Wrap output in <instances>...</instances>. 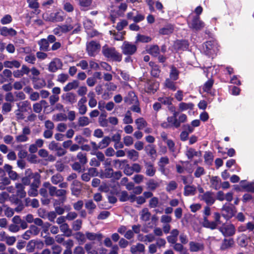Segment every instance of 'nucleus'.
I'll return each instance as SVG.
<instances>
[{"instance_id": "obj_1", "label": "nucleus", "mask_w": 254, "mask_h": 254, "mask_svg": "<svg viewBox=\"0 0 254 254\" xmlns=\"http://www.w3.org/2000/svg\"><path fill=\"white\" fill-rule=\"evenodd\" d=\"M104 56L111 59L112 60L117 62L122 61V55L118 52L114 47H109L107 45H105L102 48V51Z\"/></svg>"}, {"instance_id": "obj_2", "label": "nucleus", "mask_w": 254, "mask_h": 254, "mask_svg": "<svg viewBox=\"0 0 254 254\" xmlns=\"http://www.w3.org/2000/svg\"><path fill=\"white\" fill-rule=\"evenodd\" d=\"M43 18L46 21L52 22H59L63 21L64 19V13L62 11L50 12L47 11L43 13Z\"/></svg>"}, {"instance_id": "obj_3", "label": "nucleus", "mask_w": 254, "mask_h": 254, "mask_svg": "<svg viewBox=\"0 0 254 254\" xmlns=\"http://www.w3.org/2000/svg\"><path fill=\"white\" fill-rule=\"evenodd\" d=\"M188 24L190 28L194 30H201L204 27V23L201 21L199 16L190 15L188 19Z\"/></svg>"}, {"instance_id": "obj_4", "label": "nucleus", "mask_w": 254, "mask_h": 254, "mask_svg": "<svg viewBox=\"0 0 254 254\" xmlns=\"http://www.w3.org/2000/svg\"><path fill=\"white\" fill-rule=\"evenodd\" d=\"M136 45L130 42L125 41L121 46L122 53L125 55H132L136 51Z\"/></svg>"}, {"instance_id": "obj_5", "label": "nucleus", "mask_w": 254, "mask_h": 254, "mask_svg": "<svg viewBox=\"0 0 254 254\" xmlns=\"http://www.w3.org/2000/svg\"><path fill=\"white\" fill-rule=\"evenodd\" d=\"M72 24L58 25L53 30L54 34L60 36L62 34L70 31L74 28Z\"/></svg>"}, {"instance_id": "obj_6", "label": "nucleus", "mask_w": 254, "mask_h": 254, "mask_svg": "<svg viewBox=\"0 0 254 254\" xmlns=\"http://www.w3.org/2000/svg\"><path fill=\"white\" fill-rule=\"evenodd\" d=\"M100 44L95 41H91L86 45V51L90 57L95 56L100 50Z\"/></svg>"}, {"instance_id": "obj_7", "label": "nucleus", "mask_w": 254, "mask_h": 254, "mask_svg": "<svg viewBox=\"0 0 254 254\" xmlns=\"http://www.w3.org/2000/svg\"><path fill=\"white\" fill-rule=\"evenodd\" d=\"M203 49L207 55H213L217 51L216 43L214 41H208L204 43Z\"/></svg>"}, {"instance_id": "obj_8", "label": "nucleus", "mask_w": 254, "mask_h": 254, "mask_svg": "<svg viewBox=\"0 0 254 254\" xmlns=\"http://www.w3.org/2000/svg\"><path fill=\"white\" fill-rule=\"evenodd\" d=\"M33 177L35 179V183L32 184L30 186V188L28 191V194L32 197H35L38 195V190L39 185L40 184V176L38 174H33Z\"/></svg>"}, {"instance_id": "obj_9", "label": "nucleus", "mask_w": 254, "mask_h": 254, "mask_svg": "<svg viewBox=\"0 0 254 254\" xmlns=\"http://www.w3.org/2000/svg\"><path fill=\"white\" fill-rule=\"evenodd\" d=\"M219 230L226 237L232 236L235 233L236 229L234 225L232 224H223L219 228Z\"/></svg>"}, {"instance_id": "obj_10", "label": "nucleus", "mask_w": 254, "mask_h": 254, "mask_svg": "<svg viewBox=\"0 0 254 254\" xmlns=\"http://www.w3.org/2000/svg\"><path fill=\"white\" fill-rule=\"evenodd\" d=\"M62 100L66 104H70V105H72L76 102L77 101V96L75 93L68 92L62 95L61 96Z\"/></svg>"}, {"instance_id": "obj_11", "label": "nucleus", "mask_w": 254, "mask_h": 254, "mask_svg": "<svg viewBox=\"0 0 254 254\" xmlns=\"http://www.w3.org/2000/svg\"><path fill=\"white\" fill-rule=\"evenodd\" d=\"M86 102L87 98L85 96L81 98L77 102V109L79 114L81 115H85L87 112V108L86 105Z\"/></svg>"}, {"instance_id": "obj_12", "label": "nucleus", "mask_w": 254, "mask_h": 254, "mask_svg": "<svg viewBox=\"0 0 254 254\" xmlns=\"http://www.w3.org/2000/svg\"><path fill=\"white\" fill-rule=\"evenodd\" d=\"M170 110L173 112V115L171 117L167 118V121L171 125L176 127H179V123L178 122V119L177 118V116L179 115V113L175 110V108L172 106L170 108Z\"/></svg>"}, {"instance_id": "obj_13", "label": "nucleus", "mask_w": 254, "mask_h": 254, "mask_svg": "<svg viewBox=\"0 0 254 254\" xmlns=\"http://www.w3.org/2000/svg\"><path fill=\"white\" fill-rule=\"evenodd\" d=\"M63 64L60 59L55 58L49 64L48 69L51 72H56L58 69L61 68Z\"/></svg>"}, {"instance_id": "obj_14", "label": "nucleus", "mask_w": 254, "mask_h": 254, "mask_svg": "<svg viewBox=\"0 0 254 254\" xmlns=\"http://www.w3.org/2000/svg\"><path fill=\"white\" fill-rule=\"evenodd\" d=\"M144 168L145 173L148 176L152 177L156 174V169L150 162L144 161Z\"/></svg>"}, {"instance_id": "obj_15", "label": "nucleus", "mask_w": 254, "mask_h": 254, "mask_svg": "<svg viewBox=\"0 0 254 254\" xmlns=\"http://www.w3.org/2000/svg\"><path fill=\"white\" fill-rule=\"evenodd\" d=\"M200 199L204 200L207 204L211 205L214 203L215 198L213 193L207 191L199 196Z\"/></svg>"}, {"instance_id": "obj_16", "label": "nucleus", "mask_w": 254, "mask_h": 254, "mask_svg": "<svg viewBox=\"0 0 254 254\" xmlns=\"http://www.w3.org/2000/svg\"><path fill=\"white\" fill-rule=\"evenodd\" d=\"M204 245L201 243L190 242L189 243V249L191 252H197L203 251Z\"/></svg>"}, {"instance_id": "obj_17", "label": "nucleus", "mask_w": 254, "mask_h": 254, "mask_svg": "<svg viewBox=\"0 0 254 254\" xmlns=\"http://www.w3.org/2000/svg\"><path fill=\"white\" fill-rule=\"evenodd\" d=\"M17 32L15 29L12 28H7L6 27H3L0 28V34L3 36H14L16 35Z\"/></svg>"}, {"instance_id": "obj_18", "label": "nucleus", "mask_w": 254, "mask_h": 254, "mask_svg": "<svg viewBox=\"0 0 254 254\" xmlns=\"http://www.w3.org/2000/svg\"><path fill=\"white\" fill-rule=\"evenodd\" d=\"M17 106L19 111L22 112H27L31 110V105L28 101L20 102L17 103Z\"/></svg>"}, {"instance_id": "obj_19", "label": "nucleus", "mask_w": 254, "mask_h": 254, "mask_svg": "<svg viewBox=\"0 0 254 254\" xmlns=\"http://www.w3.org/2000/svg\"><path fill=\"white\" fill-rule=\"evenodd\" d=\"M3 168L10 179L12 180L17 179L18 175L16 172L12 170V167L11 166L5 164L4 165Z\"/></svg>"}, {"instance_id": "obj_20", "label": "nucleus", "mask_w": 254, "mask_h": 254, "mask_svg": "<svg viewBox=\"0 0 254 254\" xmlns=\"http://www.w3.org/2000/svg\"><path fill=\"white\" fill-rule=\"evenodd\" d=\"M234 214L233 210L232 208L227 205H224L222 207V216L225 218H229L233 216Z\"/></svg>"}, {"instance_id": "obj_21", "label": "nucleus", "mask_w": 254, "mask_h": 254, "mask_svg": "<svg viewBox=\"0 0 254 254\" xmlns=\"http://www.w3.org/2000/svg\"><path fill=\"white\" fill-rule=\"evenodd\" d=\"M210 182L212 187L215 189L218 190L220 188L221 185V181L218 176H212L210 180Z\"/></svg>"}, {"instance_id": "obj_22", "label": "nucleus", "mask_w": 254, "mask_h": 254, "mask_svg": "<svg viewBox=\"0 0 254 254\" xmlns=\"http://www.w3.org/2000/svg\"><path fill=\"white\" fill-rule=\"evenodd\" d=\"M125 101L130 105V104L137 103L138 100L137 97L135 96V93L133 92H129L127 97H125Z\"/></svg>"}, {"instance_id": "obj_23", "label": "nucleus", "mask_w": 254, "mask_h": 254, "mask_svg": "<svg viewBox=\"0 0 254 254\" xmlns=\"http://www.w3.org/2000/svg\"><path fill=\"white\" fill-rule=\"evenodd\" d=\"M60 229L62 232L64 234V235L66 237H70L72 234V230L69 228L68 224L65 222L64 224L60 225Z\"/></svg>"}, {"instance_id": "obj_24", "label": "nucleus", "mask_w": 254, "mask_h": 254, "mask_svg": "<svg viewBox=\"0 0 254 254\" xmlns=\"http://www.w3.org/2000/svg\"><path fill=\"white\" fill-rule=\"evenodd\" d=\"M144 250L145 247L144 245L141 243H138L130 247V252L132 254H136L143 252Z\"/></svg>"}, {"instance_id": "obj_25", "label": "nucleus", "mask_w": 254, "mask_h": 254, "mask_svg": "<svg viewBox=\"0 0 254 254\" xmlns=\"http://www.w3.org/2000/svg\"><path fill=\"white\" fill-rule=\"evenodd\" d=\"M196 189L193 185H186L184 187V194L185 195H194L196 192Z\"/></svg>"}, {"instance_id": "obj_26", "label": "nucleus", "mask_w": 254, "mask_h": 254, "mask_svg": "<svg viewBox=\"0 0 254 254\" xmlns=\"http://www.w3.org/2000/svg\"><path fill=\"white\" fill-rule=\"evenodd\" d=\"M86 239L90 241H100L103 238L102 235L100 233H95L87 232L85 233Z\"/></svg>"}, {"instance_id": "obj_27", "label": "nucleus", "mask_w": 254, "mask_h": 254, "mask_svg": "<svg viewBox=\"0 0 254 254\" xmlns=\"http://www.w3.org/2000/svg\"><path fill=\"white\" fill-rule=\"evenodd\" d=\"M21 65L20 62L16 60H13L11 61H6L3 62L4 66L7 68H18L21 66Z\"/></svg>"}, {"instance_id": "obj_28", "label": "nucleus", "mask_w": 254, "mask_h": 254, "mask_svg": "<svg viewBox=\"0 0 254 254\" xmlns=\"http://www.w3.org/2000/svg\"><path fill=\"white\" fill-rule=\"evenodd\" d=\"M146 51L148 53L154 57H157L160 52L159 48L156 45H152L148 47Z\"/></svg>"}, {"instance_id": "obj_29", "label": "nucleus", "mask_w": 254, "mask_h": 254, "mask_svg": "<svg viewBox=\"0 0 254 254\" xmlns=\"http://www.w3.org/2000/svg\"><path fill=\"white\" fill-rule=\"evenodd\" d=\"M24 186L23 184H16L17 195L21 198H23L25 196L26 192L25 190H24Z\"/></svg>"}, {"instance_id": "obj_30", "label": "nucleus", "mask_w": 254, "mask_h": 254, "mask_svg": "<svg viewBox=\"0 0 254 254\" xmlns=\"http://www.w3.org/2000/svg\"><path fill=\"white\" fill-rule=\"evenodd\" d=\"M233 244L234 241L233 239H225L222 243L220 248L222 251H225V250L231 248Z\"/></svg>"}, {"instance_id": "obj_31", "label": "nucleus", "mask_w": 254, "mask_h": 254, "mask_svg": "<svg viewBox=\"0 0 254 254\" xmlns=\"http://www.w3.org/2000/svg\"><path fill=\"white\" fill-rule=\"evenodd\" d=\"M38 44L41 51H47L49 47V42L46 39H42L38 41Z\"/></svg>"}, {"instance_id": "obj_32", "label": "nucleus", "mask_w": 254, "mask_h": 254, "mask_svg": "<svg viewBox=\"0 0 254 254\" xmlns=\"http://www.w3.org/2000/svg\"><path fill=\"white\" fill-rule=\"evenodd\" d=\"M137 128L141 130L147 126V122L143 118H139L135 121Z\"/></svg>"}, {"instance_id": "obj_33", "label": "nucleus", "mask_w": 254, "mask_h": 254, "mask_svg": "<svg viewBox=\"0 0 254 254\" xmlns=\"http://www.w3.org/2000/svg\"><path fill=\"white\" fill-rule=\"evenodd\" d=\"M201 224L205 228L211 229H214L216 228V224L213 222H210L206 217H204Z\"/></svg>"}, {"instance_id": "obj_34", "label": "nucleus", "mask_w": 254, "mask_h": 254, "mask_svg": "<svg viewBox=\"0 0 254 254\" xmlns=\"http://www.w3.org/2000/svg\"><path fill=\"white\" fill-rule=\"evenodd\" d=\"M151 38L148 36H144V35L138 34L136 37V43H148L151 41Z\"/></svg>"}, {"instance_id": "obj_35", "label": "nucleus", "mask_w": 254, "mask_h": 254, "mask_svg": "<svg viewBox=\"0 0 254 254\" xmlns=\"http://www.w3.org/2000/svg\"><path fill=\"white\" fill-rule=\"evenodd\" d=\"M78 86V83L77 81L74 80L72 82H68L67 85H66L64 87V90L65 92H67L73 90V89H75L77 88Z\"/></svg>"}, {"instance_id": "obj_36", "label": "nucleus", "mask_w": 254, "mask_h": 254, "mask_svg": "<svg viewBox=\"0 0 254 254\" xmlns=\"http://www.w3.org/2000/svg\"><path fill=\"white\" fill-rule=\"evenodd\" d=\"M127 157L130 160L136 161L138 159L139 153L134 149H131L127 152Z\"/></svg>"}, {"instance_id": "obj_37", "label": "nucleus", "mask_w": 254, "mask_h": 254, "mask_svg": "<svg viewBox=\"0 0 254 254\" xmlns=\"http://www.w3.org/2000/svg\"><path fill=\"white\" fill-rule=\"evenodd\" d=\"M111 139L109 136H106L99 141V147L100 149H102L105 148V147H107L109 145L111 142Z\"/></svg>"}, {"instance_id": "obj_38", "label": "nucleus", "mask_w": 254, "mask_h": 254, "mask_svg": "<svg viewBox=\"0 0 254 254\" xmlns=\"http://www.w3.org/2000/svg\"><path fill=\"white\" fill-rule=\"evenodd\" d=\"M194 105L192 103L181 102L179 103V108L181 111H186L190 109L192 110Z\"/></svg>"}, {"instance_id": "obj_39", "label": "nucleus", "mask_w": 254, "mask_h": 254, "mask_svg": "<svg viewBox=\"0 0 254 254\" xmlns=\"http://www.w3.org/2000/svg\"><path fill=\"white\" fill-rule=\"evenodd\" d=\"M140 215L141 219L146 222L150 219L151 213L147 208H143L140 212Z\"/></svg>"}, {"instance_id": "obj_40", "label": "nucleus", "mask_w": 254, "mask_h": 254, "mask_svg": "<svg viewBox=\"0 0 254 254\" xmlns=\"http://www.w3.org/2000/svg\"><path fill=\"white\" fill-rule=\"evenodd\" d=\"M179 71L174 66L171 67V71L170 72V77L171 79L174 81L177 80L179 78Z\"/></svg>"}, {"instance_id": "obj_41", "label": "nucleus", "mask_w": 254, "mask_h": 254, "mask_svg": "<svg viewBox=\"0 0 254 254\" xmlns=\"http://www.w3.org/2000/svg\"><path fill=\"white\" fill-rule=\"evenodd\" d=\"M90 123L89 119L86 116L79 117L77 122L78 125L80 127L87 126Z\"/></svg>"}, {"instance_id": "obj_42", "label": "nucleus", "mask_w": 254, "mask_h": 254, "mask_svg": "<svg viewBox=\"0 0 254 254\" xmlns=\"http://www.w3.org/2000/svg\"><path fill=\"white\" fill-rule=\"evenodd\" d=\"M52 120L56 122L65 121L67 120V116L63 113H60V114L53 115Z\"/></svg>"}, {"instance_id": "obj_43", "label": "nucleus", "mask_w": 254, "mask_h": 254, "mask_svg": "<svg viewBox=\"0 0 254 254\" xmlns=\"http://www.w3.org/2000/svg\"><path fill=\"white\" fill-rule=\"evenodd\" d=\"M73 185L74 186L76 185L77 188H74V187L72 188V193L73 195L77 196L79 194L81 190L80 183L78 182V181L75 180L73 181Z\"/></svg>"}, {"instance_id": "obj_44", "label": "nucleus", "mask_w": 254, "mask_h": 254, "mask_svg": "<svg viewBox=\"0 0 254 254\" xmlns=\"http://www.w3.org/2000/svg\"><path fill=\"white\" fill-rule=\"evenodd\" d=\"M174 28L172 25H167L165 27L159 30V33L162 34H169L173 32Z\"/></svg>"}, {"instance_id": "obj_45", "label": "nucleus", "mask_w": 254, "mask_h": 254, "mask_svg": "<svg viewBox=\"0 0 254 254\" xmlns=\"http://www.w3.org/2000/svg\"><path fill=\"white\" fill-rule=\"evenodd\" d=\"M165 86L170 90L175 91L177 90V86L174 81H171L170 78H167L165 82Z\"/></svg>"}, {"instance_id": "obj_46", "label": "nucleus", "mask_w": 254, "mask_h": 254, "mask_svg": "<svg viewBox=\"0 0 254 254\" xmlns=\"http://www.w3.org/2000/svg\"><path fill=\"white\" fill-rule=\"evenodd\" d=\"M213 85V81L212 80H209L204 83L202 89L203 90L207 93H210L211 89Z\"/></svg>"}, {"instance_id": "obj_47", "label": "nucleus", "mask_w": 254, "mask_h": 254, "mask_svg": "<svg viewBox=\"0 0 254 254\" xmlns=\"http://www.w3.org/2000/svg\"><path fill=\"white\" fill-rule=\"evenodd\" d=\"M149 65L152 67L151 73L152 75L155 77L158 76L160 70L157 65L153 62H150Z\"/></svg>"}, {"instance_id": "obj_48", "label": "nucleus", "mask_w": 254, "mask_h": 254, "mask_svg": "<svg viewBox=\"0 0 254 254\" xmlns=\"http://www.w3.org/2000/svg\"><path fill=\"white\" fill-rule=\"evenodd\" d=\"M85 207L89 210V213H91L96 209V205L92 200H88L85 203Z\"/></svg>"}, {"instance_id": "obj_49", "label": "nucleus", "mask_w": 254, "mask_h": 254, "mask_svg": "<svg viewBox=\"0 0 254 254\" xmlns=\"http://www.w3.org/2000/svg\"><path fill=\"white\" fill-rule=\"evenodd\" d=\"M113 176V169L112 168L106 169L103 174L101 175L102 178H111Z\"/></svg>"}, {"instance_id": "obj_50", "label": "nucleus", "mask_w": 254, "mask_h": 254, "mask_svg": "<svg viewBox=\"0 0 254 254\" xmlns=\"http://www.w3.org/2000/svg\"><path fill=\"white\" fill-rule=\"evenodd\" d=\"M148 189L150 190H154L158 187L159 184L157 181L154 180H150L146 184Z\"/></svg>"}, {"instance_id": "obj_51", "label": "nucleus", "mask_w": 254, "mask_h": 254, "mask_svg": "<svg viewBox=\"0 0 254 254\" xmlns=\"http://www.w3.org/2000/svg\"><path fill=\"white\" fill-rule=\"evenodd\" d=\"M186 154L188 159H192L194 156H197L198 155V153L192 148H189L187 149Z\"/></svg>"}, {"instance_id": "obj_52", "label": "nucleus", "mask_w": 254, "mask_h": 254, "mask_svg": "<svg viewBox=\"0 0 254 254\" xmlns=\"http://www.w3.org/2000/svg\"><path fill=\"white\" fill-rule=\"evenodd\" d=\"M123 142L126 146H129L133 144L134 139L132 136L130 135H126L123 138Z\"/></svg>"}, {"instance_id": "obj_53", "label": "nucleus", "mask_w": 254, "mask_h": 254, "mask_svg": "<svg viewBox=\"0 0 254 254\" xmlns=\"http://www.w3.org/2000/svg\"><path fill=\"white\" fill-rule=\"evenodd\" d=\"M77 159L79 160L80 163L84 165L86 164L87 159L86 154H84L82 153V152H79L77 155Z\"/></svg>"}, {"instance_id": "obj_54", "label": "nucleus", "mask_w": 254, "mask_h": 254, "mask_svg": "<svg viewBox=\"0 0 254 254\" xmlns=\"http://www.w3.org/2000/svg\"><path fill=\"white\" fill-rule=\"evenodd\" d=\"M63 180V178L60 174H56L52 176L51 181L53 184L57 185Z\"/></svg>"}, {"instance_id": "obj_55", "label": "nucleus", "mask_w": 254, "mask_h": 254, "mask_svg": "<svg viewBox=\"0 0 254 254\" xmlns=\"http://www.w3.org/2000/svg\"><path fill=\"white\" fill-rule=\"evenodd\" d=\"M82 221L80 219L75 220L72 224V228L75 231L80 230L82 227Z\"/></svg>"}, {"instance_id": "obj_56", "label": "nucleus", "mask_w": 254, "mask_h": 254, "mask_svg": "<svg viewBox=\"0 0 254 254\" xmlns=\"http://www.w3.org/2000/svg\"><path fill=\"white\" fill-rule=\"evenodd\" d=\"M75 238L78 242H80L81 243H84L86 242V235L81 232H77L76 233Z\"/></svg>"}, {"instance_id": "obj_57", "label": "nucleus", "mask_w": 254, "mask_h": 254, "mask_svg": "<svg viewBox=\"0 0 254 254\" xmlns=\"http://www.w3.org/2000/svg\"><path fill=\"white\" fill-rule=\"evenodd\" d=\"M169 163V159L168 157H162L158 162V165L161 167H164L166 165Z\"/></svg>"}, {"instance_id": "obj_58", "label": "nucleus", "mask_w": 254, "mask_h": 254, "mask_svg": "<svg viewBox=\"0 0 254 254\" xmlns=\"http://www.w3.org/2000/svg\"><path fill=\"white\" fill-rule=\"evenodd\" d=\"M177 184L174 181H171L170 183L167 185L166 190L170 192L171 190H173L177 189Z\"/></svg>"}, {"instance_id": "obj_59", "label": "nucleus", "mask_w": 254, "mask_h": 254, "mask_svg": "<svg viewBox=\"0 0 254 254\" xmlns=\"http://www.w3.org/2000/svg\"><path fill=\"white\" fill-rule=\"evenodd\" d=\"M146 149L148 150V154L152 157L156 154L157 151L153 145H148L146 147Z\"/></svg>"}, {"instance_id": "obj_60", "label": "nucleus", "mask_w": 254, "mask_h": 254, "mask_svg": "<svg viewBox=\"0 0 254 254\" xmlns=\"http://www.w3.org/2000/svg\"><path fill=\"white\" fill-rule=\"evenodd\" d=\"M111 34L114 36V38L117 40H122L124 39V35L125 34V32L115 33L112 31H110Z\"/></svg>"}, {"instance_id": "obj_61", "label": "nucleus", "mask_w": 254, "mask_h": 254, "mask_svg": "<svg viewBox=\"0 0 254 254\" xmlns=\"http://www.w3.org/2000/svg\"><path fill=\"white\" fill-rule=\"evenodd\" d=\"M36 60V57L33 54H29L28 55L26 56L25 58V61L32 64H34Z\"/></svg>"}, {"instance_id": "obj_62", "label": "nucleus", "mask_w": 254, "mask_h": 254, "mask_svg": "<svg viewBox=\"0 0 254 254\" xmlns=\"http://www.w3.org/2000/svg\"><path fill=\"white\" fill-rule=\"evenodd\" d=\"M123 121L126 124H132L133 120L131 117V113L130 111L127 112L126 115L124 117Z\"/></svg>"}, {"instance_id": "obj_63", "label": "nucleus", "mask_w": 254, "mask_h": 254, "mask_svg": "<svg viewBox=\"0 0 254 254\" xmlns=\"http://www.w3.org/2000/svg\"><path fill=\"white\" fill-rule=\"evenodd\" d=\"M35 249L34 240H30L27 245L26 251L29 253H32Z\"/></svg>"}, {"instance_id": "obj_64", "label": "nucleus", "mask_w": 254, "mask_h": 254, "mask_svg": "<svg viewBox=\"0 0 254 254\" xmlns=\"http://www.w3.org/2000/svg\"><path fill=\"white\" fill-rule=\"evenodd\" d=\"M27 2L29 8L35 9L38 8L39 4L38 1H34V0H27Z\"/></svg>"}]
</instances>
